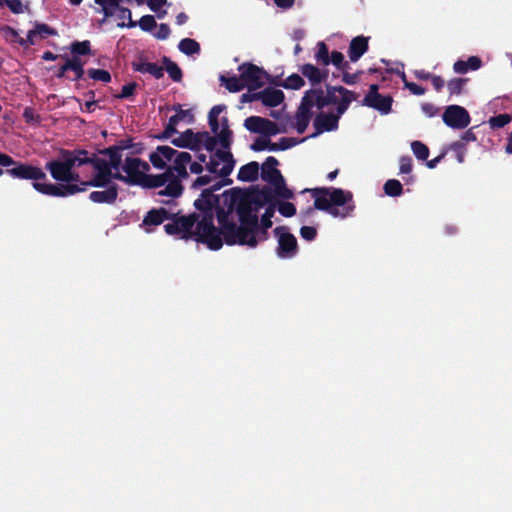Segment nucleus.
I'll return each instance as SVG.
<instances>
[{"mask_svg":"<svg viewBox=\"0 0 512 512\" xmlns=\"http://www.w3.org/2000/svg\"><path fill=\"white\" fill-rule=\"evenodd\" d=\"M274 213H275V204L268 205L264 214L261 217V220L259 221V224L263 225L265 227H272L273 223H272L271 219L274 216Z\"/></svg>","mask_w":512,"mask_h":512,"instance_id":"nucleus-57","label":"nucleus"},{"mask_svg":"<svg viewBox=\"0 0 512 512\" xmlns=\"http://www.w3.org/2000/svg\"><path fill=\"white\" fill-rule=\"evenodd\" d=\"M468 82L467 78H453L449 80L447 88L450 95H460L464 86Z\"/></svg>","mask_w":512,"mask_h":512,"instance_id":"nucleus-46","label":"nucleus"},{"mask_svg":"<svg viewBox=\"0 0 512 512\" xmlns=\"http://www.w3.org/2000/svg\"><path fill=\"white\" fill-rule=\"evenodd\" d=\"M270 145H271V140L269 139V137H258L250 146V148L255 151V152H260V151H264V150H269L270 151Z\"/></svg>","mask_w":512,"mask_h":512,"instance_id":"nucleus-55","label":"nucleus"},{"mask_svg":"<svg viewBox=\"0 0 512 512\" xmlns=\"http://www.w3.org/2000/svg\"><path fill=\"white\" fill-rule=\"evenodd\" d=\"M149 160L157 169L167 168L166 162L162 159V156L157 149L149 155Z\"/></svg>","mask_w":512,"mask_h":512,"instance_id":"nucleus-61","label":"nucleus"},{"mask_svg":"<svg viewBox=\"0 0 512 512\" xmlns=\"http://www.w3.org/2000/svg\"><path fill=\"white\" fill-rule=\"evenodd\" d=\"M16 167H11L5 170V173L10 177L19 180L32 181V187L39 193L50 195H62L64 190L62 187H57L54 183H47V175L45 168L35 166L27 162H19Z\"/></svg>","mask_w":512,"mask_h":512,"instance_id":"nucleus-6","label":"nucleus"},{"mask_svg":"<svg viewBox=\"0 0 512 512\" xmlns=\"http://www.w3.org/2000/svg\"><path fill=\"white\" fill-rule=\"evenodd\" d=\"M70 71L73 72L74 77L68 79L72 81H79L83 79L85 70H84V62L79 57H71V69Z\"/></svg>","mask_w":512,"mask_h":512,"instance_id":"nucleus-42","label":"nucleus"},{"mask_svg":"<svg viewBox=\"0 0 512 512\" xmlns=\"http://www.w3.org/2000/svg\"><path fill=\"white\" fill-rule=\"evenodd\" d=\"M70 52L72 54V57L80 58V56L91 55V43L89 40L74 41L70 45Z\"/></svg>","mask_w":512,"mask_h":512,"instance_id":"nucleus-37","label":"nucleus"},{"mask_svg":"<svg viewBox=\"0 0 512 512\" xmlns=\"http://www.w3.org/2000/svg\"><path fill=\"white\" fill-rule=\"evenodd\" d=\"M157 150L160 152L162 159L165 161H171L175 154L177 153V150L170 146H158Z\"/></svg>","mask_w":512,"mask_h":512,"instance_id":"nucleus-63","label":"nucleus"},{"mask_svg":"<svg viewBox=\"0 0 512 512\" xmlns=\"http://www.w3.org/2000/svg\"><path fill=\"white\" fill-rule=\"evenodd\" d=\"M305 139L306 138L297 140L296 138L283 137L277 143L271 142L270 151L287 150V149L299 144L300 142L305 141Z\"/></svg>","mask_w":512,"mask_h":512,"instance_id":"nucleus-40","label":"nucleus"},{"mask_svg":"<svg viewBox=\"0 0 512 512\" xmlns=\"http://www.w3.org/2000/svg\"><path fill=\"white\" fill-rule=\"evenodd\" d=\"M271 184L273 185L274 192L278 197H281L283 199L294 198V193L286 186L285 179L283 176H281Z\"/></svg>","mask_w":512,"mask_h":512,"instance_id":"nucleus-39","label":"nucleus"},{"mask_svg":"<svg viewBox=\"0 0 512 512\" xmlns=\"http://www.w3.org/2000/svg\"><path fill=\"white\" fill-rule=\"evenodd\" d=\"M411 149L417 159L422 161L427 160L429 156V148L424 143L418 140L413 141L411 143Z\"/></svg>","mask_w":512,"mask_h":512,"instance_id":"nucleus-49","label":"nucleus"},{"mask_svg":"<svg viewBox=\"0 0 512 512\" xmlns=\"http://www.w3.org/2000/svg\"><path fill=\"white\" fill-rule=\"evenodd\" d=\"M338 125L339 115H335L334 113L320 112L316 115L313 121L315 132L310 137H316L323 132L334 131L338 128Z\"/></svg>","mask_w":512,"mask_h":512,"instance_id":"nucleus-17","label":"nucleus"},{"mask_svg":"<svg viewBox=\"0 0 512 512\" xmlns=\"http://www.w3.org/2000/svg\"><path fill=\"white\" fill-rule=\"evenodd\" d=\"M171 222L164 225L168 235L177 236L184 240H195L207 245L211 250H219L223 246L222 228L215 227L210 214L198 211L189 215H180V211L172 212Z\"/></svg>","mask_w":512,"mask_h":512,"instance_id":"nucleus-1","label":"nucleus"},{"mask_svg":"<svg viewBox=\"0 0 512 512\" xmlns=\"http://www.w3.org/2000/svg\"><path fill=\"white\" fill-rule=\"evenodd\" d=\"M284 93L275 88H265L262 91H258V99L266 107H276L284 101Z\"/></svg>","mask_w":512,"mask_h":512,"instance_id":"nucleus-23","label":"nucleus"},{"mask_svg":"<svg viewBox=\"0 0 512 512\" xmlns=\"http://www.w3.org/2000/svg\"><path fill=\"white\" fill-rule=\"evenodd\" d=\"M512 121V116L507 113L493 116L489 119L488 123L492 129H499L509 124Z\"/></svg>","mask_w":512,"mask_h":512,"instance_id":"nucleus-48","label":"nucleus"},{"mask_svg":"<svg viewBox=\"0 0 512 512\" xmlns=\"http://www.w3.org/2000/svg\"><path fill=\"white\" fill-rule=\"evenodd\" d=\"M300 71L304 77H306L312 86L319 85L322 83L320 76V69L313 64L307 63L300 67Z\"/></svg>","mask_w":512,"mask_h":512,"instance_id":"nucleus-33","label":"nucleus"},{"mask_svg":"<svg viewBox=\"0 0 512 512\" xmlns=\"http://www.w3.org/2000/svg\"><path fill=\"white\" fill-rule=\"evenodd\" d=\"M141 159L135 157H126L122 170L127 175L129 185L140 186L142 179L146 173L140 170Z\"/></svg>","mask_w":512,"mask_h":512,"instance_id":"nucleus-19","label":"nucleus"},{"mask_svg":"<svg viewBox=\"0 0 512 512\" xmlns=\"http://www.w3.org/2000/svg\"><path fill=\"white\" fill-rule=\"evenodd\" d=\"M95 3L102 8L105 18H109L117 11L114 0H95Z\"/></svg>","mask_w":512,"mask_h":512,"instance_id":"nucleus-52","label":"nucleus"},{"mask_svg":"<svg viewBox=\"0 0 512 512\" xmlns=\"http://www.w3.org/2000/svg\"><path fill=\"white\" fill-rule=\"evenodd\" d=\"M235 161L229 151L216 150L206 165V169L212 174H218L221 177H227L233 171Z\"/></svg>","mask_w":512,"mask_h":512,"instance_id":"nucleus-11","label":"nucleus"},{"mask_svg":"<svg viewBox=\"0 0 512 512\" xmlns=\"http://www.w3.org/2000/svg\"><path fill=\"white\" fill-rule=\"evenodd\" d=\"M163 190L158 192L160 196H169L172 198L179 197L183 192V186L176 177L171 167H167L165 172L158 175L145 174L140 184L143 188H159L164 186Z\"/></svg>","mask_w":512,"mask_h":512,"instance_id":"nucleus-7","label":"nucleus"},{"mask_svg":"<svg viewBox=\"0 0 512 512\" xmlns=\"http://www.w3.org/2000/svg\"><path fill=\"white\" fill-rule=\"evenodd\" d=\"M238 71L248 91H256L263 87L270 79V75L263 68L250 62H244L239 65Z\"/></svg>","mask_w":512,"mask_h":512,"instance_id":"nucleus-10","label":"nucleus"},{"mask_svg":"<svg viewBox=\"0 0 512 512\" xmlns=\"http://www.w3.org/2000/svg\"><path fill=\"white\" fill-rule=\"evenodd\" d=\"M226 109L224 104L215 105L211 108L208 114V123L213 133H218L219 127L221 129L229 128V121L227 117H222L219 122V115Z\"/></svg>","mask_w":512,"mask_h":512,"instance_id":"nucleus-25","label":"nucleus"},{"mask_svg":"<svg viewBox=\"0 0 512 512\" xmlns=\"http://www.w3.org/2000/svg\"><path fill=\"white\" fill-rule=\"evenodd\" d=\"M87 75L95 81H101L103 83H109L111 81V74L104 69L90 68L87 70Z\"/></svg>","mask_w":512,"mask_h":512,"instance_id":"nucleus-47","label":"nucleus"},{"mask_svg":"<svg viewBox=\"0 0 512 512\" xmlns=\"http://www.w3.org/2000/svg\"><path fill=\"white\" fill-rule=\"evenodd\" d=\"M309 103V107L312 109L313 106H316L318 109H323L324 107L328 106V102L326 100V96L324 94V91L321 88H313L309 89L304 93V96L302 97L303 102Z\"/></svg>","mask_w":512,"mask_h":512,"instance_id":"nucleus-29","label":"nucleus"},{"mask_svg":"<svg viewBox=\"0 0 512 512\" xmlns=\"http://www.w3.org/2000/svg\"><path fill=\"white\" fill-rule=\"evenodd\" d=\"M178 49L186 55H194L200 52V44L191 38H184L178 44Z\"/></svg>","mask_w":512,"mask_h":512,"instance_id":"nucleus-38","label":"nucleus"},{"mask_svg":"<svg viewBox=\"0 0 512 512\" xmlns=\"http://www.w3.org/2000/svg\"><path fill=\"white\" fill-rule=\"evenodd\" d=\"M218 224L222 228V240L229 246L241 245L255 248L259 242H264L269 238L268 230L271 227H265L259 224L257 217L256 227H250L240 222L237 225L232 219H226L223 210L218 211Z\"/></svg>","mask_w":512,"mask_h":512,"instance_id":"nucleus-5","label":"nucleus"},{"mask_svg":"<svg viewBox=\"0 0 512 512\" xmlns=\"http://www.w3.org/2000/svg\"><path fill=\"white\" fill-rule=\"evenodd\" d=\"M189 114L188 110H180L175 115H172L169 118V121L163 130V132L157 136L160 140H166L171 138L175 133H177L176 126L180 121H182Z\"/></svg>","mask_w":512,"mask_h":512,"instance_id":"nucleus-30","label":"nucleus"},{"mask_svg":"<svg viewBox=\"0 0 512 512\" xmlns=\"http://www.w3.org/2000/svg\"><path fill=\"white\" fill-rule=\"evenodd\" d=\"M172 144L179 148H188L192 151H199L198 132L187 129L177 138L172 139Z\"/></svg>","mask_w":512,"mask_h":512,"instance_id":"nucleus-21","label":"nucleus"},{"mask_svg":"<svg viewBox=\"0 0 512 512\" xmlns=\"http://www.w3.org/2000/svg\"><path fill=\"white\" fill-rule=\"evenodd\" d=\"M302 193H310L314 198L313 207H309L305 214L311 215L313 211L320 210L327 212L335 218H346L350 216L355 209L353 194L341 188L334 187H316L306 188Z\"/></svg>","mask_w":512,"mask_h":512,"instance_id":"nucleus-4","label":"nucleus"},{"mask_svg":"<svg viewBox=\"0 0 512 512\" xmlns=\"http://www.w3.org/2000/svg\"><path fill=\"white\" fill-rule=\"evenodd\" d=\"M173 216L174 215H172V211L164 207L159 209H151L145 215L143 224L146 226H158Z\"/></svg>","mask_w":512,"mask_h":512,"instance_id":"nucleus-27","label":"nucleus"},{"mask_svg":"<svg viewBox=\"0 0 512 512\" xmlns=\"http://www.w3.org/2000/svg\"><path fill=\"white\" fill-rule=\"evenodd\" d=\"M278 165H279V161L275 157H273V156L267 157L261 166V178L264 181L271 184L274 181H276L278 178L283 176L282 173L280 172V170L277 169Z\"/></svg>","mask_w":512,"mask_h":512,"instance_id":"nucleus-22","label":"nucleus"},{"mask_svg":"<svg viewBox=\"0 0 512 512\" xmlns=\"http://www.w3.org/2000/svg\"><path fill=\"white\" fill-rule=\"evenodd\" d=\"M223 178V180L216 182L210 188L204 189L202 191L200 197L194 202V206L197 211L210 214L213 218L216 215V218L218 219V211L220 209L227 208V206L224 205L223 194L221 195L222 203L220 196L214 194L215 191L221 189L223 186L230 185L232 183L231 179L226 177Z\"/></svg>","mask_w":512,"mask_h":512,"instance_id":"nucleus-8","label":"nucleus"},{"mask_svg":"<svg viewBox=\"0 0 512 512\" xmlns=\"http://www.w3.org/2000/svg\"><path fill=\"white\" fill-rule=\"evenodd\" d=\"M57 30L45 23H36L34 29L29 30L26 38H19L17 43L22 47H28L35 44V37L45 39L48 36H56Z\"/></svg>","mask_w":512,"mask_h":512,"instance_id":"nucleus-18","label":"nucleus"},{"mask_svg":"<svg viewBox=\"0 0 512 512\" xmlns=\"http://www.w3.org/2000/svg\"><path fill=\"white\" fill-rule=\"evenodd\" d=\"M312 115L313 113L307 100H305V102L301 101L295 116L296 130L299 134H303L305 132L310 123Z\"/></svg>","mask_w":512,"mask_h":512,"instance_id":"nucleus-26","label":"nucleus"},{"mask_svg":"<svg viewBox=\"0 0 512 512\" xmlns=\"http://www.w3.org/2000/svg\"><path fill=\"white\" fill-rule=\"evenodd\" d=\"M163 68L167 71L169 77L174 82H181L183 78V73L178 64L172 61L169 57L164 56L162 58Z\"/></svg>","mask_w":512,"mask_h":512,"instance_id":"nucleus-34","label":"nucleus"},{"mask_svg":"<svg viewBox=\"0 0 512 512\" xmlns=\"http://www.w3.org/2000/svg\"><path fill=\"white\" fill-rule=\"evenodd\" d=\"M330 63L337 67L338 70H349V62L344 60V55L339 51H332L330 55Z\"/></svg>","mask_w":512,"mask_h":512,"instance_id":"nucleus-51","label":"nucleus"},{"mask_svg":"<svg viewBox=\"0 0 512 512\" xmlns=\"http://www.w3.org/2000/svg\"><path fill=\"white\" fill-rule=\"evenodd\" d=\"M451 149L456 153V158L459 163L464 162L466 147L462 141H456L451 144Z\"/></svg>","mask_w":512,"mask_h":512,"instance_id":"nucleus-60","label":"nucleus"},{"mask_svg":"<svg viewBox=\"0 0 512 512\" xmlns=\"http://www.w3.org/2000/svg\"><path fill=\"white\" fill-rule=\"evenodd\" d=\"M137 86L138 85L136 82H130L123 85L120 94L116 95L115 97L118 99L130 98L135 94Z\"/></svg>","mask_w":512,"mask_h":512,"instance_id":"nucleus-59","label":"nucleus"},{"mask_svg":"<svg viewBox=\"0 0 512 512\" xmlns=\"http://www.w3.org/2000/svg\"><path fill=\"white\" fill-rule=\"evenodd\" d=\"M192 157L188 152H179L175 154L173 166H170L173 169V173L176 177H179V181L182 179L188 178L187 165L191 162Z\"/></svg>","mask_w":512,"mask_h":512,"instance_id":"nucleus-24","label":"nucleus"},{"mask_svg":"<svg viewBox=\"0 0 512 512\" xmlns=\"http://www.w3.org/2000/svg\"><path fill=\"white\" fill-rule=\"evenodd\" d=\"M278 211L284 217H292L296 214V207L291 202H281L278 205Z\"/></svg>","mask_w":512,"mask_h":512,"instance_id":"nucleus-58","label":"nucleus"},{"mask_svg":"<svg viewBox=\"0 0 512 512\" xmlns=\"http://www.w3.org/2000/svg\"><path fill=\"white\" fill-rule=\"evenodd\" d=\"M317 63L327 66L330 64V55L328 47L324 42L317 43V52L315 54Z\"/></svg>","mask_w":512,"mask_h":512,"instance_id":"nucleus-45","label":"nucleus"},{"mask_svg":"<svg viewBox=\"0 0 512 512\" xmlns=\"http://www.w3.org/2000/svg\"><path fill=\"white\" fill-rule=\"evenodd\" d=\"M117 11H119L118 17L120 19L127 18L129 20V22L127 24H125L124 22L118 23L117 24L118 27H120V28H123V27L133 28V27L136 26V22L132 20V15H131L130 9H128L126 7L120 6V8H118Z\"/></svg>","mask_w":512,"mask_h":512,"instance_id":"nucleus-54","label":"nucleus"},{"mask_svg":"<svg viewBox=\"0 0 512 512\" xmlns=\"http://www.w3.org/2000/svg\"><path fill=\"white\" fill-rule=\"evenodd\" d=\"M370 37L359 35L354 37L348 47V56L351 62H357L369 49Z\"/></svg>","mask_w":512,"mask_h":512,"instance_id":"nucleus-20","label":"nucleus"},{"mask_svg":"<svg viewBox=\"0 0 512 512\" xmlns=\"http://www.w3.org/2000/svg\"><path fill=\"white\" fill-rule=\"evenodd\" d=\"M224 205L223 208L226 219L230 218L232 213L236 211L239 222L246 226L256 227L257 225V210L264 205L275 204L273 202L274 196L271 188L265 186L261 189L255 187L251 190H242L240 188H232L223 193Z\"/></svg>","mask_w":512,"mask_h":512,"instance_id":"nucleus-2","label":"nucleus"},{"mask_svg":"<svg viewBox=\"0 0 512 512\" xmlns=\"http://www.w3.org/2000/svg\"><path fill=\"white\" fill-rule=\"evenodd\" d=\"M104 190L92 191L89 194V200L96 204L113 205L119 194V186L110 181L108 185L103 186Z\"/></svg>","mask_w":512,"mask_h":512,"instance_id":"nucleus-16","label":"nucleus"},{"mask_svg":"<svg viewBox=\"0 0 512 512\" xmlns=\"http://www.w3.org/2000/svg\"><path fill=\"white\" fill-rule=\"evenodd\" d=\"M132 69L140 73H149L156 79H160L164 76V68L156 63L145 62L142 58L138 61L132 62Z\"/></svg>","mask_w":512,"mask_h":512,"instance_id":"nucleus-28","label":"nucleus"},{"mask_svg":"<svg viewBox=\"0 0 512 512\" xmlns=\"http://www.w3.org/2000/svg\"><path fill=\"white\" fill-rule=\"evenodd\" d=\"M384 192L391 197L400 196L403 193V186L400 181L396 179H389L384 184Z\"/></svg>","mask_w":512,"mask_h":512,"instance_id":"nucleus-44","label":"nucleus"},{"mask_svg":"<svg viewBox=\"0 0 512 512\" xmlns=\"http://www.w3.org/2000/svg\"><path fill=\"white\" fill-rule=\"evenodd\" d=\"M218 140L222 148L229 149L232 142V131L230 128L221 129L220 132L216 133Z\"/></svg>","mask_w":512,"mask_h":512,"instance_id":"nucleus-53","label":"nucleus"},{"mask_svg":"<svg viewBox=\"0 0 512 512\" xmlns=\"http://www.w3.org/2000/svg\"><path fill=\"white\" fill-rule=\"evenodd\" d=\"M244 127L251 133H257L265 137L275 136L284 132L275 122L260 116L246 118L244 120Z\"/></svg>","mask_w":512,"mask_h":512,"instance_id":"nucleus-13","label":"nucleus"},{"mask_svg":"<svg viewBox=\"0 0 512 512\" xmlns=\"http://www.w3.org/2000/svg\"><path fill=\"white\" fill-rule=\"evenodd\" d=\"M482 61L477 56H471L467 61L458 60L454 63L453 69L458 74H465L469 70H477L481 67Z\"/></svg>","mask_w":512,"mask_h":512,"instance_id":"nucleus-32","label":"nucleus"},{"mask_svg":"<svg viewBox=\"0 0 512 512\" xmlns=\"http://www.w3.org/2000/svg\"><path fill=\"white\" fill-rule=\"evenodd\" d=\"M378 90L377 84H371L368 93L362 100V105L373 108L381 114H388L391 111L393 98L390 95L380 94Z\"/></svg>","mask_w":512,"mask_h":512,"instance_id":"nucleus-14","label":"nucleus"},{"mask_svg":"<svg viewBox=\"0 0 512 512\" xmlns=\"http://www.w3.org/2000/svg\"><path fill=\"white\" fill-rule=\"evenodd\" d=\"M305 85L304 79L294 73L288 76L281 84V86L285 89H291V90H299Z\"/></svg>","mask_w":512,"mask_h":512,"instance_id":"nucleus-43","label":"nucleus"},{"mask_svg":"<svg viewBox=\"0 0 512 512\" xmlns=\"http://www.w3.org/2000/svg\"><path fill=\"white\" fill-rule=\"evenodd\" d=\"M274 234L278 237L277 255L283 259L294 257L298 252L296 237L288 231L286 226L276 227Z\"/></svg>","mask_w":512,"mask_h":512,"instance_id":"nucleus-12","label":"nucleus"},{"mask_svg":"<svg viewBox=\"0 0 512 512\" xmlns=\"http://www.w3.org/2000/svg\"><path fill=\"white\" fill-rule=\"evenodd\" d=\"M199 137V150L203 145L205 149L209 152H213L217 145V138L211 136L207 131L198 132Z\"/></svg>","mask_w":512,"mask_h":512,"instance_id":"nucleus-41","label":"nucleus"},{"mask_svg":"<svg viewBox=\"0 0 512 512\" xmlns=\"http://www.w3.org/2000/svg\"><path fill=\"white\" fill-rule=\"evenodd\" d=\"M259 169L260 166L258 162H249L239 169L237 178L243 182H254L258 179Z\"/></svg>","mask_w":512,"mask_h":512,"instance_id":"nucleus-31","label":"nucleus"},{"mask_svg":"<svg viewBox=\"0 0 512 512\" xmlns=\"http://www.w3.org/2000/svg\"><path fill=\"white\" fill-rule=\"evenodd\" d=\"M356 99H357V95L353 91H351V96L344 95L341 97V100L338 99V103L336 104L337 105V108H336L337 113L335 115H339V118H340L341 115H343L347 111L351 102Z\"/></svg>","mask_w":512,"mask_h":512,"instance_id":"nucleus-50","label":"nucleus"},{"mask_svg":"<svg viewBox=\"0 0 512 512\" xmlns=\"http://www.w3.org/2000/svg\"><path fill=\"white\" fill-rule=\"evenodd\" d=\"M79 156L82 157L80 162L84 163V165H91L95 173L91 177V179L87 180V185H91L92 187H103L108 185L110 182L111 170H114L112 166L109 165V161L100 158L97 153L90 152L85 149H78Z\"/></svg>","mask_w":512,"mask_h":512,"instance_id":"nucleus-9","label":"nucleus"},{"mask_svg":"<svg viewBox=\"0 0 512 512\" xmlns=\"http://www.w3.org/2000/svg\"><path fill=\"white\" fill-rule=\"evenodd\" d=\"M139 27L146 32L152 31L155 27H157V23L155 21L154 16L152 15H144L140 18Z\"/></svg>","mask_w":512,"mask_h":512,"instance_id":"nucleus-56","label":"nucleus"},{"mask_svg":"<svg viewBox=\"0 0 512 512\" xmlns=\"http://www.w3.org/2000/svg\"><path fill=\"white\" fill-rule=\"evenodd\" d=\"M336 93H339L340 96L348 95L351 96V91L343 86H326V100L329 105H336L338 103V96Z\"/></svg>","mask_w":512,"mask_h":512,"instance_id":"nucleus-35","label":"nucleus"},{"mask_svg":"<svg viewBox=\"0 0 512 512\" xmlns=\"http://www.w3.org/2000/svg\"><path fill=\"white\" fill-rule=\"evenodd\" d=\"M122 152L119 149H116L114 153L109 158V165L112 166L114 170H119L122 168Z\"/></svg>","mask_w":512,"mask_h":512,"instance_id":"nucleus-64","label":"nucleus"},{"mask_svg":"<svg viewBox=\"0 0 512 512\" xmlns=\"http://www.w3.org/2000/svg\"><path fill=\"white\" fill-rule=\"evenodd\" d=\"M300 235L306 241H313L317 236V230L312 226H302L300 228Z\"/></svg>","mask_w":512,"mask_h":512,"instance_id":"nucleus-62","label":"nucleus"},{"mask_svg":"<svg viewBox=\"0 0 512 512\" xmlns=\"http://www.w3.org/2000/svg\"><path fill=\"white\" fill-rule=\"evenodd\" d=\"M442 120L450 128L464 129L470 124L471 117L464 107L450 105L446 107Z\"/></svg>","mask_w":512,"mask_h":512,"instance_id":"nucleus-15","label":"nucleus"},{"mask_svg":"<svg viewBox=\"0 0 512 512\" xmlns=\"http://www.w3.org/2000/svg\"><path fill=\"white\" fill-rule=\"evenodd\" d=\"M221 83L225 86V88L232 93L240 92L245 88L243 81L241 80V75L237 76H220Z\"/></svg>","mask_w":512,"mask_h":512,"instance_id":"nucleus-36","label":"nucleus"},{"mask_svg":"<svg viewBox=\"0 0 512 512\" xmlns=\"http://www.w3.org/2000/svg\"><path fill=\"white\" fill-rule=\"evenodd\" d=\"M79 150L60 149L59 158L51 159L45 163V169L51 177L58 182L57 187L64 190L62 195H50L51 197H68L78 193L87 191L91 185H87V181H83L79 172L75 171L76 167H81L84 163L80 162L82 157L79 156Z\"/></svg>","mask_w":512,"mask_h":512,"instance_id":"nucleus-3","label":"nucleus"}]
</instances>
